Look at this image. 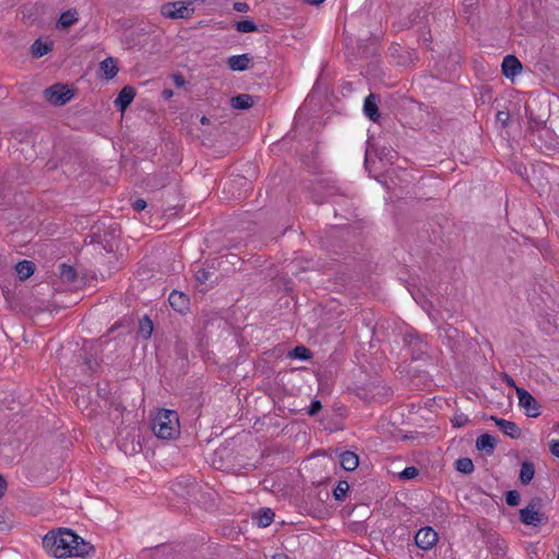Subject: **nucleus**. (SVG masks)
<instances>
[{
    "instance_id": "obj_42",
    "label": "nucleus",
    "mask_w": 559,
    "mask_h": 559,
    "mask_svg": "<svg viewBox=\"0 0 559 559\" xmlns=\"http://www.w3.org/2000/svg\"><path fill=\"white\" fill-rule=\"evenodd\" d=\"M549 451L555 457L559 459V440L554 439L549 442Z\"/></svg>"
},
{
    "instance_id": "obj_6",
    "label": "nucleus",
    "mask_w": 559,
    "mask_h": 559,
    "mask_svg": "<svg viewBox=\"0 0 559 559\" xmlns=\"http://www.w3.org/2000/svg\"><path fill=\"white\" fill-rule=\"evenodd\" d=\"M193 12L183 1L167 2L162 5L160 13L169 19H187Z\"/></svg>"
},
{
    "instance_id": "obj_8",
    "label": "nucleus",
    "mask_w": 559,
    "mask_h": 559,
    "mask_svg": "<svg viewBox=\"0 0 559 559\" xmlns=\"http://www.w3.org/2000/svg\"><path fill=\"white\" fill-rule=\"evenodd\" d=\"M490 420H492L506 436L512 439H519L522 436L520 427L514 421L493 415L490 416Z\"/></svg>"
},
{
    "instance_id": "obj_3",
    "label": "nucleus",
    "mask_w": 559,
    "mask_h": 559,
    "mask_svg": "<svg viewBox=\"0 0 559 559\" xmlns=\"http://www.w3.org/2000/svg\"><path fill=\"white\" fill-rule=\"evenodd\" d=\"M45 98L53 106H62L70 102L73 96V90L66 88L62 84H53L44 91Z\"/></svg>"
},
{
    "instance_id": "obj_43",
    "label": "nucleus",
    "mask_w": 559,
    "mask_h": 559,
    "mask_svg": "<svg viewBox=\"0 0 559 559\" xmlns=\"http://www.w3.org/2000/svg\"><path fill=\"white\" fill-rule=\"evenodd\" d=\"M234 10L241 13H247L250 10V7L246 2H235L233 5Z\"/></svg>"
},
{
    "instance_id": "obj_28",
    "label": "nucleus",
    "mask_w": 559,
    "mask_h": 559,
    "mask_svg": "<svg viewBox=\"0 0 559 559\" xmlns=\"http://www.w3.org/2000/svg\"><path fill=\"white\" fill-rule=\"evenodd\" d=\"M455 469L463 474H472L474 472V463L469 457H460L455 461Z\"/></svg>"
},
{
    "instance_id": "obj_5",
    "label": "nucleus",
    "mask_w": 559,
    "mask_h": 559,
    "mask_svg": "<svg viewBox=\"0 0 559 559\" xmlns=\"http://www.w3.org/2000/svg\"><path fill=\"white\" fill-rule=\"evenodd\" d=\"M516 395L520 407L525 409L528 417L535 418L540 415V406L536 399L525 389L516 388Z\"/></svg>"
},
{
    "instance_id": "obj_49",
    "label": "nucleus",
    "mask_w": 559,
    "mask_h": 559,
    "mask_svg": "<svg viewBox=\"0 0 559 559\" xmlns=\"http://www.w3.org/2000/svg\"><path fill=\"white\" fill-rule=\"evenodd\" d=\"M307 3L309 4H320L322 3L324 0H305Z\"/></svg>"
},
{
    "instance_id": "obj_13",
    "label": "nucleus",
    "mask_w": 559,
    "mask_h": 559,
    "mask_svg": "<svg viewBox=\"0 0 559 559\" xmlns=\"http://www.w3.org/2000/svg\"><path fill=\"white\" fill-rule=\"evenodd\" d=\"M364 112L371 121L378 122L380 119L379 107L374 94H369L364 102Z\"/></svg>"
},
{
    "instance_id": "obj_45",
    "label": "nucleus",
    "mask_w": 559,
    "mask_h": 559,
    "mask_svg": "<svg viewBox=\"0 0 559 559\" xmlns=\"http://www.w3.org/2000/svg\"><path fill=\"white\" fill-rule=\"evenodd\" d=\"M502 379L504 381V383L510 386V388H514L516 390V384H515V381L513 380V378L511 376H509L508 373H503L502 374Z\"/></svg>"
},
{
    "instance_id": "obj_36",
    "label": "nucleus",
    "mask_w": 559,
    "mask_h": 559,
    "mask_svg": "<svg viewBox=\"0 0 559 559\" xmlns=\"http://www.w3.org/2000/svg\"><path fill=\"white\" fill-rule=\"evenodd\" d=\"M80 358L83 359L84 365L87 367L88 370L93 371L96 366L97 361L92 356H87V354L84 352L83 354H80Z\"/></svg>"
},
{
    "instance_id": "obj_12",
    "label": "nucleus",
    "mask_w": 559,
    "mask_h": 559,
    "mask_svg": "<svg viewBox=\"0 0 559 559\" xmlns=\"http://www.w3.org/2000/svg\"><path fill=\"white\" fill-rule=\"evenodd\" d=\"M252 57L250 53L234 55L227 59V66L233 71H246L249 69Z\"/></svg>"
},
{
    "instance_id": "obj_46",
    "label": "nucleus",
    "mask_w": 559,
    "mask_h": 559,
    "mask_svg": "<svg viewBox=\"0 0 559 559\" xmlns=\"http://www.w3.org/2000/svg\"><path fill=\"white\" fill-rule=\"evenodd\" d=\"M163 552H164V548H160V547L150 549V554L153 559H162Z\"/></svg>"
},
{
    "instance_id": "obj_26",
    "label": "nucleus",
    "mask_w": 559,
    "mask_h": 559,
    "mask_svg": "<svg viewBox=\"0 0 559 559\" xmlns=\"http://www.w3.org/2000/svg\"><path fill=\"white\" fill-rule=\"evenodd\" d=\"M154 326L153 321L150 317L144 316L139 321V334L143 336V338L148 340L153 333Z\"/></svg>"
},
{
    "instance_id": "obj_54",
    "label": "nucleus",
    "mask_w": 559,
    "mask_h": 559,
    "mask_svg": "<svg viewBox=\"0 0 559 559\" xmlns=\"http://www.w3.org/2000/svg\"><path fill=\"white\" fill-rule=\"evenodd\" d=\"M533 143H535V146H538V143H536V140H533ZM539 147H542V146L539 145Z\"/></svg>"
},
{
    "instance_id": "obj_23",
    "label": "nucleus",
    "mask_w": 559,
    "mask_h": 559,
    "mask_svg": "<svg viewBox=\"0 0 559 559\" xmlns=\"http://www.w3.org/2000/svg\"><path fill=\"white\" fill-rule=\"evenodd\" d=\"M535 475V465L530 461H524L521 464L520 480L523 485H528Z\"/></svg>"
},
{
    "instance_id": "obj_9",
    "label": "nucleus",
    "mask_w": 559,
    "mask_h": 559,
    "mask_svg": "<svg viewBox=\"0 0 559 559\" xmlns=\"http://www.w3.org/2000/svg\"><path fill=\"white\" fill-rule=\"evenodd\" d=\"M136 95V91L133 86L126 85L122 87V90L119 92L117 98L115 99V106L118 110L123 112L133 102L134 97Z\"/></svg>"
},
{
    "instance_id": "obj_41",
    "label": "nucleus",
    "mask_w": 559,
    "mask_h": 559,
    "mask_svg": "<svg viewBox=\"0 0 559 559\" xmlns=\"http://www.w3.org/2000/svg\"><path fill=\"white\" fill-rule=\"evenodd\" d=\"M146 206H147V203L144 199H136L135 201L132 202V207L136 212H141V211L145 210Z\"/></svg>"
},
{
    "instance_id": "obj_24",
    "label": "nucleus",
    "mask_w": 559,
    "mask_h": 559,
    "mask_svg": "<svg viewBox=\"0 0 559 559\" xmlns=\"http://www.w3.org/2000/svg\"><path fill=\"white\" fill-rule=\"evenodd\" d=\"M319 188L323 191L324 197L331 198L334 195H346V191L341 187L336 186L334 182H320Z\"/></svg>"
},
{
    "instance_id": "obj_31",
    "label": "nucleus",
    "mask_w": 559,
    "mask_h": 559,
    "mask_svg": "<svg viewBox=\"0 0 559 559\" xmlns=\"http://www.w3.org/2000/svg\"><path fill=\"white\" fill-rule=\"evenodd\" d=\"M290 356L300 360H308L311 357V352L305 346H296L292 350Z\"/></svg>"
},
{
    "instance_id": "obj_35",
    "label": "nucleus",
    "mask_w": 559,
    "mask_h": 559,
    "mask_svg": "<svg viewBox=\"0 0 559 559\" xmlns=\"http://www.w3.org/2000/svg\"><path fill=\"white\" fill-rule=\"evenodd\" d=\"M469 421L468 417L465 414H456L452 419V426L455 428H460L465 426Z\"/></svg>"
},
{
    "instance_id": "obj_39",
    "label": "nucleus",
    "mask_w": 559,
    "mask_h": 559,
    "mask_svg": "<svg viewBox=\"0 0 559 559\" xmlns=\"http://www.w3.org/2000/svg\"><path fill=\"white\" fill-rule=\"evenodd\" d=\"M496 118H497V121H499L502 124V127H507L508 121L510 119V114H509V111L499 110L497 112Z\"/></svg>"
},
{
    "instance_id": "obj_48",
    "label": "nucleus",
    "mask_w": 559,
    "mask_h": 559,
    "mask_svg": "<svg viewBox=\"0 0 559 559\" xmlns=\"http://www.w3.org/2000/svg\"><path fill=\"white\" fill-rule=\"evenodd\" d=\"M173 95H174V93H173L171 90H164L162 92V96H163L164 99H169V98L173 97Z\"/></svg>"
},
{
    "instance_id": "obj_38",
    "label": "nucleus",
    "mask_w": 559,
    "mask_h": 559,
    "mask_svg": "<svg viewBox=\"0 0 559 559\" xmlns=\"http://www.w3.org/2000/svg\"><path fill=\"white\" fill-rule=\"evenodd\" d=\"M194 276L198 283L203 284L210 278V272L205 269H199Z\"/></svg>"
},
{
    "instance_id": "obj_53",
    "label": "nucleus",
    "mask_w": 559,
    "mask_h": 559,
    "mask_svg": "<svg viewBox=\"0 0 559 559\" xmlns=\"http://www.w3.org/2000/svg\"><path fill=\"white\" fill-rule=\"evenodd\" d=\"M533 143H535V146H538V143H536V140H533ZM539 147H542V146L539 145Z\"/></svg>"
},
{
    "instance_id": "obj_34",
    "label": "nucleus",
    "mask_w": 559,
    "mask_h": 559,
    "mask_svg": "<svg viewBox=\"0 0 559 559\" xmlns=\"http://www.w3.org/2000/svg\"><path fill=\"white\" fill-rule=\"evenodd\" d=\"M120 448L123 450L124 453L132 454V453H136L141 450V443H140V441L135 442L134 440H132L130 444L121 443Z\"/></svg>"
},
{
    "instance_id": "obj_52",
    "label": "nucleus",
    "mask_w": 559,
    "mask_h": 559,
    "mask_svg": "<svg viewBox=\"0 0 559 559\" xmlns=\"http://www.w3.org/2000/svg\"><path fill=\"white\" fill-rule=\"evenodd\" d=\"M189 486H191L192 488L195 487V484L194 483H190Z\"/></svg>"
},
{
    "instance_id": "obj_25",
    "label": "nucleus",
    "mask_w": 559,
    "mask_h": 559,
    "mask_svg": "<svg viewBox=\"0 0 559 559\" xmlns=\"http://www.w3.org/2000/svg\"><path fill=\"white\" fill-rule=\"evenodd\" d=\"M76 21L78 12L75 10H69L61 13L58 21V26L64 29L72 26Z\"/></svg>"
},
{
    "instance_id": "obj_27",
    "label": "nucleus",
    "mask_w": 559,
    "mask_h": 559,
    "mask_svg": "<svg viewBox=\"0 0 559 559\" xmlns=\"http://www.w3.org/2000/svg\"><path fill=\"white\" fill-rule=\"evenodd\" d=\"M60 277L63 282L71 284L75 282L78 274L73 266L62 263L60 265Z\"/></svg>"
},
{
    "instance_id": "obj_37",
    "label": "nucleus",
    "mask_w": 559,
    "mask_h": 559,
    "mask_svg": "<svg viewBox=\"0 0 559 559\" xmlns=\"http://www.w3.org/2000/svg\"><path fill=\"white\" fill-rule=\"evenodd\" d=\"M322 409V403L319 400H312L308 407L307 414L309 416H316Z\"/></svg>"
},
{
    "instance_id": "obj_2",
    "label": "nucleus",
    "mask_w": 559,
    "mask_h": 559,
    "mask_svg": "<svg viewBox=\"0 0 559 559\" xmlns=\"http://www.w3.org/2000/svg\"><path fill=\"white\" fill-rule=\"evenodd\" d=\"M154 435L163 440H171L180 435L179 417L177 412L163 409L152 420Z\"/></svg>"
},
{
    "instance_id": "obj_32",
    "label": "nucleus",
    "mask_w": 559,
    "mask_h": 559,
    "mask_svg": "<svg viewBox=\"0 0 559 559\" xmlns=\"http://www.w3.org/2000/svg\"><path fill=\"white\" fill-rule=\"evenodd\" d=\"M520 501H521V497H520L519 491H516V490H509L506 493V502H507L508 506L516 507V506H519Z\"/></svg>"
},
{
    "instance_id": "obj_50",
    "label": "nucleus",
    "mask_w": 559,
    "mask_h": 559,
    "mask_svg": "<svg viewBox=\"0 0 559 559\" xmlns=\"http://www.w3.org/2000/svg\"><path fill=\"white\" fill-rule=\"evenodd\" d=\"M201 122H202L203 124H205V123H207V122H209V119H207L206 117H202Z\"/></svg>"
},
{
    "instance_id": "obj_21",
    "label": "nucleus",
    "mask_w": 559,
    "mask_h": 559,
    "mask_svg": "<svg viewBox=\"0 0 559 559\" xmlns=\"http://www.w3.org/2000/svg\"><path fill=\"white\" fill-rule=\"evenodd\" d=\"M52 49L51 41H43L41 39H36L31 46V52L34 58H40L47 55Z\"/></svg>"
},
{
    "instance_id": "obj_4",
    "label": "nucleus",
    "mask_w": 559,
    "mask_h": 559,
    "mask_svg": "<svg viewBox=\"0 0 559 559\" xmlns=\"http://www.w3.org/2000/svg\"><path fill=\"white\" fill-rule=\"evenodd\" d=\"M542 500L539 498L534 499L527 507L520 510V520L522 523L532 526H538L545 521L543 513L538 511Z\"/></svg>"
},
{
    "instance_id": "obj_51",
    "label": "nucleus",
    "mask_w": 559,
    "mask_h": 559,
    "mask_svg": "<svg viewBox=\"0 0 559 559\" xmlns=\"http://www.w3.org/2000/svg\"><path fill=\"white\" fill-rule=\"evenodd\" d=\"M1 524H4V520H3V516H2V515H0V525H1Z\"/></svg>"
},
{
    "instance_id": "obj_11",
    "label": "nucleus",
    "mask_w": 559,
    "mask_h": 559,
    "mask_svg": "<svg viewBox=\"0 0 559 559\" xmlns=\"http://www.w3.org/2000/svg\"><path fill=\"white\" fill-rule=\"evenodd\" d=\"M502 74L506 78H513L519 74L522 70V63L513 55H508L502 61Z\"/></svg>"
},
{
    "instance_id": "obj_47",
    "label": "nucleus",
    "mask_w": 559,
    "mask_h": 559,
    "mask_svg": "<svg viewBox=\"0 0 559 559\" xmlns=\"http://www.w3.org/2000/svg\"><path fill=\"white\" fill-rule=\"evenodd\" d=\"M5 491H7V480L0 474V499L2 498V496L4 495Z\"/></svg>"
},
{
    "instance_id": "obj_7",
    "label": "nucleus",
    "mask_w": 559,
    "mask_h": 559,
    "mask_svg": "<svg viewBox=\"0 0 559 559\" xmlns=\"http://www.w3.org/2000/svg\"><path fill=\"white\" fill-rule=\"evenodd\" d=\"M437 542L438 534L430 526L421 527L415 535V543L417 547L424 550L432 548Z\"/></svg>"
},
{
    "instance_id": "obj_19",
    "label": "nucleus",
    "mask_w": 559,
    "mask_h": 559,
    "mask_svg": "<svg viewBox=\"0 0 559 559\" xmlns=\"http://www.w3.org/2000/svg\"><path fill=\"white\" fill-rule=\"evenodd\" d=\"M15 271L21 281H25L34 274L35 264L28 260H22L15 265Z\"/></svg>"
},
{
    "instance_id": "obj_40",
    "label": "nucleus",
    "mask_w": 559,
    "mask_h": 559,
    "mask_svg": "<svg viewBox=\"0 0 559 559\" xmlns=\"http://www.w3.org/2000/svg\"><path fill=\"white\" fill-rule=\"evenodd\" d=\"M492 551L496 555L504 556L507 552V547L504 545V540H497L496 545L492 546Z\"/></svg>"
},
{
    "instance_id": "obj_1",
    "label": "nucleus",
    "mask_w": 559,
    "mask_h": 559,
    "mask_svg": "<svg viewBox=\"0 0 559 559\" xmlns=\"http://www.w3.org/2000/svg\"><path fill=\"white\" fill-rule=\"evenodd\" d=\"M44 548L53 557L61 559L67 557H85L94 547L76 535L70 528L50 531L43 538Z\"/></svg>"
},
{
    "instance_id": "obj_22",
    "label": "nucleus",
    "mask_w": 559,
    "mask_h": 559,
    "mask_svg": "<svg viewBox=\"0 0 559 559\" xmlns=\"http://www.w3.org/2000/svg\"><path fill=\"white\" fill-rule=\"evenodd\" d=\"M231 106L235 109H249L253 106V97L249 94H239L230 99Z\"/></svg>"
},
{
    "instance_id": "obj_44",
    "label": "nucleus",
    "mask_w": 559,
    "mask_h": 559,
    "mask_svg": "<svg viewBox=\"0 0 559 559\" xmlns=\"http://www.w3.org/2000/svg\"><path fill=\"white\" fill-rule=\"evenodd\" d=\"M173 81L177 87H183L186 85V80L182 74H173Z\"/></svg>"
},
{
    "instance_id": "obj_10",
    "label": "nucleus",
    "mask_w": 559,
    "mask_h": 559,
    "mask_svg": "<svg viewBox=\"0 0 559 559\" xmlns=\"http://www.w3.org/2000/svg\"><path fill=\"white\" fill-rule=\"evenodd\" d=\"M168 301L170 307L179 313H185L189 310L190 299L181 292L173 290L168 297Z\"/></svg>"
},
{
    "instance_id": "obj_20",
    "label": "nucleus",
    "mask_w": 559,
    "mask_h": 559,
    "mask_svg": "<svg viewBox=\"0 0 559 559\" xmlns=\"http://www.w3.org/2000/svg\"><path fill=\"white\" fill-rule=\"evenodd\" d=\"M273 519L274 512L269 508H262L253 515V520L257 521L260 527H267L273 522Z\"/></svg>"
},
{
    "instance_id": "obj_29",
    "label": "nucleus",
    "mask_w": 559,
    "mask_h": 559,
    "mask_svg": "<svg viewBox=\"0 0 559 559\" xmlns=\"http://www.w3.org/2000/svg\"><path fill=\"white\" fill-rule=\"evenodd\" d=\"M235 28L239 33H252L258 31L257 24L251 20H242L235 23Z\"/></svg>"
},
{
    "instance_id": "obj_33",
    "label": "nucleus",
    "mask_w": 559,
    "mask_h": 559,
    "mask_svg": "<svg viewBox=\"0 0 559 559\" xmlns=\"http://www.w3.org/2000/svg\"><path fill=\"white\" fill-rule=\"evenodd\" d=\"M419 474V471L415 466H407L400 473V478L408 480L415 478Z\"/></svg>"
},
{
    "instance_id": "obj_15",
    "label": "nucleus",
    "mask_w": 559,
    "mask_h": 559,
    "mask_svg": "<svg viewBox=\"0 0 559 559\" xmlns=\"http://www.w3.org/2000/svg\"><path fill=\"white\" fill-rule=\"evenodd\" d=\"M439 336L445 338L448 341V346L453 347L456 345L457 340L460 337V332L456 328L450 324H443L439 326Z\"/></svg>"
},
{
    "instance_id": "obj_16",
    "label": "nucleus",
    "mask_w": 559,
    "mask_h": 559,
    "mask_svg": "<svg viewBox=\"0 0 559 559\" xmlns=\"http://www.w3.org/2000/svg\"><path fill=\"white\" fill-rule=\"evenodd\" d=\"M340 464L345 471L352 472L358 467L359 459L356 453L352 451H345L340 454Z\"/></svg>"
},
{
    "instance_id": "obj_17",
    "label": "nucleus",
    "mask_w": 559,
    "mask_h": 559,
    "mask_svg": "<svg viewBox=\"0 0 559 559\" xmlns=\"http://www.w3.org/2000/svg\"><path fill=\"white\" fill-rule=\"evenodd\" d=\"M525 116L528 119V130L531 131L532 135L543 130L548 132V130L545 128V120L534 117L533 110L527 105L525 106Z\"/></svg>"
},
{
    "instance_id": "obj_14",
    "label": "nucleus",
    "mask_w": 559,
    "mask_h": 559,
    "mask_svg": "<svg viewBox=\"0 0 559 559\" xmlns=\"http://www.w3.org/2000/svg\"><path fill=\"white\" fill-rule=\"evenodd\" d=\"M496 445L497 439L489 433H483L476 440L477 450L485 451L488 455L493 453Z\"/></svg>"
},
{
    "instance_id": "obj_30",
    "label": "nucleus",
    "mask_w": 559,
    "mask_h": 559,
    "mask_svg": "<svg viewBox=\"0 0 559 559\" xmlns=\"http://www.w3.org/2000/svg\"><path fill=\"white\" fill-rule=\"evenodd\" d=\"M349 489V485L346 480L338 481L337 486L335 487L333 491V496L335 500L342 501L346 497V493Z\"/></svg>"
},
{
    "instance_id": "obj_18",
    "label": "nucleus",
    "mask_w": 559,
    "mask_h": 559,
    "mask_svg": "<svg viewBox=\"0 0 559 559\" xmlns=\"http://www.w3.org/2000/svg\"><path fill=\"white\" fill-rule=\"evenodd\" d=\"M100 72L103 73V78L106 80L114 79L118 73V67L112 57H107L99 63Z\"/></svg>"
}]
</instances>
